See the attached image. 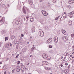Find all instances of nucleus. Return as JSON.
<instances>
[{
	"label": "nucleus",
	"mask_w": 74,
	"mask_h": 74,
	"mask_svg": "<svg viewBox=\"0 0 74 74\" xmlns=\"http://www.w3.org/2000/svg\"><path fill=\"white\" fill-rule=\"evenodd\" d=\"M42 65H48V62L47 61H44L42 62Z\"/></svg>",
	"instance_id": "obj_4"
},
{
	"label": "nucleus",
	"mask_w": 74,
	"mask_h": 74,
	"mask_svg": "<svg viewBox=\"0 0 74 74\" xmlns=\"http://www.w3.org/2000/svg\"><path fill=\"white\" fill-rule=\"evenodd\" d=\"M73 51H74V49H73Z\"/></svg>",
	"instance_id": "obj_64"
},
{
	"label": "nucleus",
	"mask_w": 74,
	"mask_h": 74,
	"mask_svg": "<svg viewBox=\"0 0 74 74\" xmlns=\"http://www.w3.org/2000/svg\"><path fill=\"white\" fill-rule=\"evenodd\" d=\"M15 30H19V28H16L15 29Z\"/></svg>",
	"instance_id": "obj_30"
},
{
	"label": "nucleus",
	"mask_w": 74,
	"mask_h": 74,
	"mask_svg": "<svg viewBox=\"0 0 74 74\" xmlns=\"http://www.w3.org/2000/svg\"><path fill=\"white\" fill-rule=\"evenodd\" d=\"M7 69V66L5 65L3 67V70H6Z\"/></svg>",
	"instance_id": "obj_11"
},
{
	"label": "nucleus",
	"mask_w": 74,
	"mask_h": 74,
	"mask_svg": "<svg viewBox=\"0 0 74 74\" xmlns=\"http://www.w3.org/2000/svg\"><path fill=\"white\" fill-rule=\"evenodd\" d=\"M11 39H12V40H13V39H14V38H15V36L14 35H11Z\"/></svg>",
	"instance_id": "obj_17"
},
{
	"label": "nucleus",
	"mask_w": 74,
	"mask_h": 74,
	"mask_svg": "<svg viewBox=\"0 0 74 74\" xmlns=\"http://www.w3.org/2000/svg\"><path fill=\"white\" fill-rule=\"evenodd\" d=\"M50 3H49V2H48L47 3V6L48 7H49L50 6Z\"/></svg>",
	"instance_id": "obj_24"
},
{
	"label": "nucleus",
	"mask_w": 74,
	"mask_h": 74,
	"mask_svg": "<svg viewBox=\"0 0 74 74\" xmlns=\"http://www.w3.org/2000/svg\"><path fill=\"white\" fill-rule=\"evenodd\" d=\"M44 1V0H40V2H42V1Z\"/></svg>",
	"instance_id": "obj_44"
},
{
	"label": "nucleus",
	"mask_w": 74,
	"mask_h": 74,
	"mask_svg": "<svg viewBox=\"0 0 74 74\" xmlns=\"http://www.w3.org/2000/svg\"><path fill=\"white\" fill-rule=\"evenodd\" d=\"M0 64H2V62H0Z\"/></svg>",
	"instance_id": "obj_52"
},
{
	"label": "nucleus",
	"mask_w": 74,
	"mask_h": 74,
	"mask_svg": "<svg viewBox=\"0 0 74 74\" xmlns=\"http://www.w3.org/2000/svg\"><path fill=\"white\" fill-rule=\"evenodd\" d=\"M60 66H61V67H62L63 66V64H61L60 65Z\"/></svg>",
	"instance_id": "obj_46"
},
{
	"label": "nucleus",
	"mask_w": 74,
	"mask_h": 74,
	"mask_svg": "<svg viewBox=\"0 0 74 74\" xmlns=\"http://www.w3.org/2000/svg\"><path fill=\"white\" fill-rule=\"evenodd\" d=\"M70 13H71V14L73 15L74 14V11L72 12H71Z\"/></svg>",
	"instance_id": "obj_35"
},
{
	"label": "nucleus",
	"mask_w": 74,
	"mask_h": 74,
	"mask_svg": "<svg viewBox=\"0 0 74 74\" xmlns=\"http://www.w3.org/2000/svg\"><path fill=\"white\" fill-rule=\"evenodd\" d=\"M44 32L40 33V36L41 37H43L44 36Z\"/></svg>",
	"instance_id": "obj_16"
},
{
	"label": "nucleus",
	"mask_w": 74,
	"mask_h": 74,
	"mask_svg": "<svg viewBox=\"0 0 74 74\" xmlns=\"http://www.w3.org/2000/svg\"><path fill=\"white\" fill-rule=\"evenodd\" d=\"M35 27L32 28L31 30L32 31L33 33H34V32H35Z\"/></svg>",
	"instance_id": "obj_12"
},
{
	"label": "nucleus",
	"mask_w": 74,
	"mask_h": 74,
	"mask_svg": "<svg viewBox=\"0 0 74 74\" xmlns=\"http://www.w3.org/2000/svg\"><path fill=\"white\" fill-rule=\"evenodd\" d=\"M62 39L64 41H67L68 40V38L67 36H63L62 37Z\"/></svg>",
	"instance_id": "obj_3"
},
{
	"label": "nucleus",
	"mask_w": 74,
	"mask_h": 74,
	"mask_svg": "<svg viewBox=\"0 0 74 74\" xmlns=\"http://www.w3.org/2000/svg\"><path fill=\"white\" fill-rule=\"evenodd\" d=\"M23 12L24 14H26V10L24 9V8H23Z\"/></svg>",
	"instance_id": "obj_18"
},
{
	"label": "nucleus",
	"mask_w": 74,
	"mask_h": 74,
	"mask_svg": "<svg viewBox=\"0 0 74 74\" xmlns=\"http://www.w3.org/2000/svg\"><path fill=\"white\" fill-rule=\"evenodd\" d=\"M41 12L42 15H43L44 16H47L48 15V13H47L46 11L42 10Z\"/></svg>",
	"instance_id": "obj_1"
},
{
	"label": "nucleus",
	"mask_w": 74,
	"mask_h": 74,
	"mask_svg": "<svg viewBox=\"0 0 74 74\" xmlns=\"http://www.w3.org/2000/svg\"><path fill=\"white\" fill-rule=\"evenodd\" d=\"M1 1H2V0H0V2H1Z\"/></svg>",
	"instance_id": "obj_56"
},
{
	"label": "nucleus",
	"mask_w": 74,
	"mask_h": 74,
	"mask_svg": "<svg viewBox=\"0 0 74 74\" xmlns=\"http://www.w3.org/2000/svg\"><path fill=\"white\" fill-rule=\"evenodd\" d=\"M8 5H9V4H8Z\"/></svg>",
	"instance_id": "obj_63"
},
{
	"label": "nucleus",
	"mask_w": 74,
	"mask_h": 74,
	"mask_svg": "<svg viewBox=\"0 0 74 74\" xmlns=\"http://www.w3.org/2000/svg\"><path fill=\"white\" fill-rule=\"evenodd\" d=\"M5 47H6V48H8V47H10V46H9V44H7L5 45Z\"/></svg>",
	"instance_id": "obj_19"
},
{
	"label": "nucleus",
	"mask_w": 74,
	"mask_h": 74,
	"mask_svg": "<svg viewBox=\"0 0 74 74\" xmlns=\"http://www.w3.org/2000/svg\"><path fill=\"white\" fill-rule=\"evenodd\" d=\"M63 18L64 19H66V16H63Z\"/></svg>",
	"instance_id": "obj_42"
},
{
	"label": "nucleus",
	"mask_w": 74,
	"mask_h": 74,
	"mask_svg": "<svg viewBox=\"0 0 74 74\" xmlns=\"http://www.w3.org/2000/svg\"><path fill=\"white\" fill-rule=\"evenodd\" d=\"M64 14H66V12H65L64 13Z\"/></svg>",
	"instance_id": "obj_54"
},
{
	"label": "nucleus",
	"mask_w": 74,
	"mask_h": 74,
	"mask_svg": "<svg viewBox=\"0 0 74 74\" xmlns=\"http://www.w3.org/2000/svg\"><path fill=\"white\" fill-rule=\"evenodd\" d=\"M69 25L70 26H71L72 24H73V23L72 22V21H69Z\"/></svg>",
	"instance_id": "obj_14"
},
{
	"label": "nucleus",
	"mask_w": 74,
	"mask_h": 74,
	"mask_svg": "<svg viewBox=\"0 0 74 74\" xmlns=\"http://www.w3.org/2000/svg\"><path fill=\"white\" fill-rule=\"evenodd\" d=\"M4 17H3L2 18V19L0 20V22L1 23H4V22H5V20H4Z\"/></svg>",
	"instance_id": "obj_7"
},
{
	"label": "nucleus",
	"mask_w": 74,
	"mask_h": 74,
	"mask_svg": "<svg viewBox=\"0 0 74 74\" xmlns=\"http://www.w3.org/2000/svg\"><path fill=\"white\" fill-rule=\"evenodd\" d=\"M39 32L40 33H44V32H43V31L41 29H40L39 30Z\"/></svg>",
	"instance_id": "obj_20"
},
{
	"label": "nucleus",
	"mask_w": 74,
	"mask_h": 74,
	"mask_svg": "<svg viewBox=\"0 0 74 74\" xmlns=\"http://www.w3.org/2000/svg\"><path fill=\"white\" fill-rule=\"evenodd\" d=\"M4 74H6V71H5V72H4Z\"/></svg>",
	"instance_id": "obj_50"
},
{
	"label": "nucleus",
	"mask_w": 74,
	"mask_h": 74,
	"mask_svg": "<svg viewBox=\"0 0 74 74\" xmlns=\"http://www.w3.org/2000/svg\"><path fill=\"white\" fill-rule=\"evenodd\" d=\"M30 21L31 22H33V21H34V19L32 18H31L30 19Z\"/></svg>",
	"instance_id": "obj_25"
},
{
	"label": "nucleus",
	"mask_w": 74,
	"mask_h": 74,
	"mask_svg": "<svg viewBox=\"0 0 74 74\" xmlns=\"http://www.w3.org/2000/svg\"><path fill=\"white\" fill-rule=\"evenodd\" d=\"M54 40L55 42H58V38L56 36L54 38Z\"/></svg>",
	"instance_id": "obj_5"
},
{
	"label": "nucleus",
	"mask_w": 74,
	"mask_h": 74,
	"mask_svg": "<svg viewBox=\"0 0 74 74\" xmlns=\"http://www.w3.org/2000/svg\"><path fill=\"white\" fill-rule=\"evenodd\" d=\"M46 59H48V60H49L51 59V57H47V58H46Z\"/></svg>",
	"instance_id": "obj_23"
},
{
	"label": "nucleus",
	"mask_w": 74,
	"mask_h": 74,
	"mask_svg": "<svg viewBox=\"0 0 74 74\" xmlns=\"http://www.w3.org/2000/svg\"><path fill=\"white\" fill-rule=\"evenodd\" d=\"M18 25H21L22 23V21H21L19 20L18 21Z\"/></svg>",
	"instance_id": "obj_31"
},
{
	"label": "nucleus",
	"mask_w": 74,
	"mask_h": 74,
	"mask_svg": "<svg viewBox=\"0 0 74 74\" xmlns=\"http://www.w3.org/2000/svg\"><path fill=\"white\" fill-rule=\"evenodd\" d=\"M63 58V56H61V59H62Z\"/></svg>",
	"instance_id": "obj_51"
},
{
	"label": "nucleus",
	"mask_w": 74,
	"mask_h": 74,
	"mask_svg": "<svg viewBox=\"0 0 74 74\" xmlns=\"http://www.w3.org/2000/svg\"><path fill=\"white\" fill-rule=\"evenodd\" d=\"M52 41V39L51 38H49L47 40V43H50V42H51Z\"/></svg>",
	"instance_id": "obj_6"
},
{
	"label": "nucleus",
	"mask_w": 74,
	"mask_h": 74,
	"mask_svg": "<svg viewBox=\"0 0 74 74\" xmlns=\"http://www.w3.org/2000/svg\"><path fill=\"white\" fill-rule=\"evenodd\" d=\"M15 23L16 25H19V20L15 21Z\"/></svg>",
	"instance_id": "obj_21"
},
{
	"label": "nucleus",
	"mask_w": 74,
	"mask_h": 74,
	"mask_svg": "<svg viewBox=\"0 0 74 74\" xmlns=\"http://www.w3.org/2000/svg\"><path fill=\"white\" fill-rule=\"evenodd\" d=\"M65 65H66V66H67V65H68V64L67 62H66L65 63Z\"/></svg>",
	"instance_id": "obj_40"
},
{
	"label": "nucleus",
	"mask_w": 74,
	"mask_h": 74,
	"mask_svg": "<svg viewBox=\"0 0 74 74\" xmlns=\"http://www.w3.org/2000/svg\"><path fill=\"white\" fill-rule=\"evenodd\" d=\"M0 44H3V42H0Z\"/></svg>",
	"instance_id": "obj_47"
},
{
	"label": "nucleus",
	"mask_w": 74,
	"mask_h": 74,
	"mask_svg": "<svg viewBox=\"0 0 74 74\" xmlns=\"http://www.w3.org/2000/svg\"><path fill=\"white\" fill-rule=\"evenodd\" d=\"M66 56V55H64V56Z\"/></svg>",
	"instance_id": "obj_57"
},
{
	"label": "nucleus",
	"mask_w": 74,
	"mask_h": 74,
	"mask_svg": "<svg viewBox=\"0 0 74 74\" xmlns=\"http://www.w3.org/2000/svg\"><path fill=\"white\" fill-rule=\"evenodd\" d=\"M67 8H71V5H67Z\"/></svg>",
	"instance_id": "obj_28"
},
{
	"label": "nucleus",
	"mask_w": 74,
	"mask_h": 74,
	"mask_svg": "<svg viewBox=\"0 0 74 74\" xmlns=\"http://www.w3.org/2000/svg\"><path fill=\"white\" fill-rule=\"evenodd\" d=\"M71 36L72 38L73 37H74V34H71Z\"/></svg>",
	"instance_id": "obj_34"
},
{
	"label": "nucleus",
	"mask_w": 74,
	"mask_h": 74,
	"mask_svg": "<svg viewBox=\"0 0 74 74\" xmlns=\"http://www.w3.org/2000/svg\"><path fill=\"white\" fill-rule=\"evenodd\" d=\"M12 56H14V54H12Z\"/></svg>",
	"instance_id": "obj_59"
},
{
	"label": "nucleus",
	"mask_w": 74,
	"mask_h": 74,
	"mask_svg": "<svg viewBox=\"0 0 74 74\" xmlns=\"http://www.w3.org/2000/svg\"><path fill=\"white\" fill-rule=\"evenodd\" d=\"M10 74V73H8V74Z\"/></svg>",
	"instance_id": "obj_58"
},
{
	"label": "nucleus",
	"mask_w": 74,
	"mask_h": 74,
	"mask_svg": "<svg viewBox=\"0 0 74 74\" xmlns=\"http://www.w3.org/2000/svg\"><path fill=\"white\" fill-rule=\"evenodd\" d=\"M49 47L50 48H52V46L51 45H49Z\"/></svg>",
	"instance_id": "obj_38"
},
{
	"label": "nucleus",
	"mask_w": 74,
	"mask_h": 74,
	"mask_svg": "<svg viewBox=\"0 0 74 74\" xmlns=\"http://www.w3.org/2000/svg\"><path fill=\"white\" fill-rule=\"evenodd\" d=\"M5 41H6V40H7L8 39V37H7L6 38H5Z\"/></svg>",
	"instance_id": "obj_29"
},
{
	"label": "nucleus",
	"mask_w": 74,
	"mask_h": 74,
	"mask_svg": "<svg viewBox=\"0 0 74 74\" xmlns=\"http://www.w3.org/2000/svg\"><path fill=\"white\" fill-rule=\"evenodd\" d=\"M16 69L17 72H19V71H21V67L18 66H17L16 67Z\"/></svg>",
	"instance_id": "obj_2"
},
{
	"label": "nucleus",
	"mask_w": 74,
	"mask_h": 74,
	"mask_svg": "<svg viewBox=\"0 0 74 74\" xmlns=\"http://www.w3.org/2000/svg\"><path fill=\"white\" fill-rule=\"evenodd\" d=\"M1 47V44H0V47Z\"/></svg>",
	"instance_id": "obj_62"
},
{
	"label": "nucleus",
	"mask_w": 74,
	"mask_h": 74,
	"mask_svg": "<svg viewBox=\"0 0 74 74\" xmlns=\"http://www.w3.org/2000/svg\"><path fill=\"white\" fill-rule=\"evenodd\" d=\"M21 37H23V36H24V35L23 34H21Z\"/></svg>",
	"instance_id": "obj_41"
},
{
	"label": "nucleus",
	"mask_w": 74,
	"mask_h": 74,
	"mask_svg": "<svg viewBox=\"0 0 74 74\" xmlns=\"http://www.w3.org/2000/svg\"><path fill=\"white\" fill-rule=\"evenodd\" d=\"M69 16L70 18H71L73 17V14L70 13L69 14Z\"/></svg>",
	"instance_id": "obj_13"
},
{
	"label": "nucleus",
	"mask_w": 74,
	"mask_h": 74,
	"mask_svg": "<svg viewBox=\"0 0 74 74\" xmlns=\"http://www.w3.org/2000/svg\"><path fill=\"white\" fill-rule=\"evenodd\" d=\"M30 4H33V1H30L29 2Z\"/></svg>",
	"instance_id": "obj_27"
},
{
	"label": "nucleus",
	"mask_w": 74,
	"mask_h": 74,
	"mask_svg": "<svg viewBox=\"0 0 74 74\" xmlns=\"http://www.w3.org/2000/svg\"><path fill=\"white\" fill-rule=\"evenodd\" d=\"M33 47H34V45H33Z\"/></svg>",
	"instance_id": "obj_55"
},
{
	"label": "nucleus",
	"mask_w": 74,
	"mask_h": 74,
	"mask_svg": "<svg viewBox=\"0 0 74 74\" xmlns=\"http://www.w3.org/2000/svg\"><path fill=\"white\" fill-rule=\"evenodd\" d=\"M26 18H27V19H29V17L27 16L26 17Z\"/></svg>",
	"instance_id": "obj_48"
},
{
	"label": "nucleus",
	"mask_w": 74,
	"mask_h": 74,
	"mask_svg": "<svg viewBox=\"0 0 74 74\" xmlns=\"http://www.w3.org/2000/svg\"><path fill=\"white\" fill-rule=\"evenodd\" d=\"M69 4H73V3H74V0H70L69 1Z\"/></svg>",
	"instance_id": "obj_8"
},
{
	"label": "nucleus",
	"mask_w": 74,
	"mask_h": 74,
	"mask_svg": "<svg viewBox=\"0 0 74 74\" xmlns=\"http://www.w3.org/2000/svg\"><path fill=\"white\" fill-rule=\"evenodd\" d=\"M30 38H32V37L31 36V37H30Z\"/></svg>",
	"instance_id": "obj_61"
},
{
	"label": "nucleus",
	"mask_w": 74,
	"mask_h": 74,
	"mask_svg": "<svg viewBox=\"0 0 74 74\" xmlns=\"http://www.w3.org/2000/svg\"><path fill=\"white\" fill-rule=\"evenodd\" d=\"M29 64H30V63H28V64H27V65L28 66H29Z\"/></svg>",
	"instance_id": "obj_49"
},
{
	"label": "nucleus",
	"mask_w": 74,
	"mask_h": 74,
	"mask_svg": "<svg viewBox=\"0 0 74 74\" xmlns=\"http://www.w3.org/2000/svg\"><path fill=\"white\" fill-rule=\"evenodd\" d=\"M9 46H10V47H12V44L11 43L9 44Z\"/></svg>",
	"instance_id": "obj_37"
},
{
	"label": "nucleus",
	"mask_w": 74,
	"mask_h": 74,
	"mask_svg": "<svg viewBox=\"0 0 74 74\" xmlns=\"http://www.w3.org/2000/svg\"><path fill=\"white\" fill-rule=\"evenodd\" d=\"M2 32L3 33H6L5 31L4 30H3L2 31Z\"/></svg>",
	"instance_id": "obj_26"
},
{
	"label": "nucleus",
	"mask_w": 74,
	"mask_h": 74,
	"mask_svg": "<svg viewBox=\"0 0 74 74\" xmlns=\"http://www.w3.org/2000/svg\"><path fill=\"white\" fill-rule=\"evenodd\" d=\"M62 32L65 35H66V32L65 30L63 29H62Z\"/></svg>",
	"instance_id": "obj_9"
},
{
	"label": "nucleus",
	"mask_w": 74,
	"mask_h": 74,
	"mask_svg": "<svg viewBox=\"0 0 74 74\" xmlns=\"http://www.w3.org/2000/svg\"><path fill=\"white\" fill-rule=\"evenodd\" d=\"M46 69V70H50V69L49 68H47Z\"/></svg>",
	"instance_id": "obj_36"
},
{
	"label": "nucleus",
	"mask_w": 74,
	"mask_h": 74,
	"mask_svg": "<svg viewBox=\"0 0 74 74\" xmlns=\"http://www.w3.org/2000/svg\"><path fill=\"white\" fill-rule=\"evenodd\" d=\"M30 57H31V58H32V55H31Z\"/></svg>",
	"instance_id": "obj_53"
},
{
	"label": "nucleus",
	"mask_w": 74,
	"mask_h": 74,
	"mask_svg": "<svg viewBox=\"0 0 74 74\" xmlns=\"http://www.w3.org/2000/svg\"><path fill=\"white\" fill-rule=\"evenodd\" d=\"M2 7H3V8H4V7H5V5L4 4H3L2 5Z\"/></svg>",
	"instance_id": "obj_32"
},
{
	"label": "nucleus",
	"mask_w": 74,
	"mask_h": 74,
	"mask_svg": "<svg viewBox=\"0 0 74 74\" xmlns=\"http://www.w3.org/2000/svg\"><path fill=\"white\" fill-rule=\"evenodd\" d=\"M43 58H44V59H46L47 56H46V54H43L42 55Z\"/></svg>",
	"instance_id": "obj_10"
},
{
	"label": "nucleus",
	"mask_w": 74,
	"mask_h": 74,
	"mask_svg": "<svg viewBox=\"0 0 74 74\" xmlns=\"http://www.w3.org/2000/svg\"><path fill=\"white\" fill-rule=\"evenodd\" d=\"M73 48L74 49V46L73 47Z\"/></svg>",
	"instance_id": "obj_60"
},
{
	"label": "nucleus",
	"mask_w": 74,
	"mask_h": 74,
	"mask_svg": "<svg viewBox=\"0 0 74 74\" xmlns=\"http://www.w3.org/2000/svg\"><path fill=\"white\" fill-rule=\"evenodd\" d=\"M27 11H29V9L28 8H27Z\"/></svg>",
	"instance_id": "obj_45"
},
{
	"label": "nucleus",
	"mask_w": 74,
	"mask_h": 74,
	"mask_svg": "<svg viewBox=\"0 0 74 74\" xmlns=\"http://www.w3.org/2000/svg\"><path fill=\"white\" fill-rule=\"evenodd\" d=\"M20 63V61H19L17 62V64H19Z\"/></svg>",
	"instance_id": "obj_43"
},
{
	"label": "nucleus",
	"mask_w": 74,
	"mask_h": 74,
	"mask_svg": "<svg viewBox=\"0 0 74 74\" xmlns=\"http://www.w3.org/2000/svg\"><path fill=\"white\" fill-rule=\"evenodd\" d=\"M68 72H69V70H68L67 69H66L64 71V73H65V74H67Z\"/></svg>",
	"instance_id": "obj_15"
},
{
	"label": "nucleus",
	"mask_w": 74,
	"mask_h": 74,
	"mask_svg": "<svg viewBox=\"0 0 74 74\" xmlns=\"http://www.w3.org/2000/svg\"><path fill=\"white\" fill-rule=\"evenodd\" d=\"M19 56V54H18L17 56H16V58H18V56Z\"/></svg>",
	"instance_id": "obj_39"
},
{
	"label": "nucleus",
	"mask_w": 74,
	"mask_h": 74,
	"mask_svg": "<svg viewBox=\"0 0 74 74\" xmlns=\"http://www.w3.org/2000/svg\"><path fill=\"white\" fill-rule=\"evenodd\" d=\"M53 1L54 3H55L56 2V0H53Z\"/></svg>",
	"instance_id": "obj_33"
},
{
	"label": "nucleus",
	"mask_w": 74,
	"mask_h": 74,
	"mask_svg": "<svg viewBox=\"0 0 74 74\" xmlns=\"http://www.w3.org/2000/svg\"><path fill=\"white\" fill-rule=\"evenodd\" d=\"M59 17H60V16H58L56 18H55V20H57V21H58V19H59Z\"/></svg>",
	"instance_id": "obj_22"
}]
</instances>
